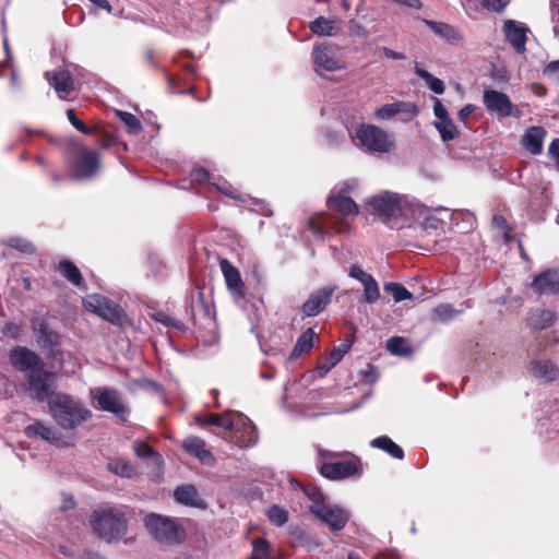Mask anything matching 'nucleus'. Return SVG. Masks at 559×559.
Listing matches in <instances>:
<instances>
[{"mask_svg":"<svg viewBox=\"0 0 559 559\" xmlns=\"http://www.w3.org/2000/svg\"><path fill=\"white\" fill-rule=\"evenodd\" d=\"M133 511L124 504H106L94 510L88 522L95 535L107 543L120 539L128 532Z\"/></svg>","mask_w":559,"mask_h":559,"instance_id":"obj_1","label":"nucleus"},{"mask_svg":"<svg viewBox=\"0 0 559 559\" xmlns=\"http://www.w3.org/2000/svg\"><path fill=\"white\" fill-rule=\"evenodd\" d=\"M295 489H300L311 502L309 510L332 531H341L349 520V512L343 507L331 503L325 495L316 486H302L296 480L290 481Z\"/></svg>","mask_w":559,"mask_h":559,"instance_id":"obj_2","label":"nucleus"},{"mask_svg":"<svg viewBox=\"0 0 559 559\" xmlns=\"http://www.w3.org/2000/svg\"><path fill=\"white\" fill-rule=\"evenodd\" d=\"M326 204L332 212L341 215L340 221L342 224L338 223V218L336 216L311 218L309 221V228L317 238L323 239L332 229L336 233L345 231L347 229L345 221L348 217H354L358 214V205L347 195L331 192L326 199Z\"/></svg>","mask_w":559,"mask_h":559,"instance_id":"obj_3","label":"nucleus"},{"mask_svg":"<svg viewBox=\"0 0 559 559\" xmlns=\"http://www.w3.org/2000/svg\"><path fill=\"white\" fill-rule=\"evenodd\" d=\"M49 408L56 423L63 429H73L91 416L90 409L63 393L51 396Z\"/></svg>","mask_w":559,"mask_h":559,"instance_id":"obj_4","label":"nucleus"},{"mask_svg":"<svg viewBox=\"0 0 559 559\" xmlns=\"http://www.w3.org/2000/svg\"><path fill=\"white\" fill-rule=\"evenodd\" d=\"M368 204L371 206L373 213L384 223H389L391 219L399 216L408 217L414 213L413 202L405 195L390 191H383L373 195Z\"/></svg>","mask_w":559,"mask_h":559,"instance_id":"obj_5","label":"nucleus"},{"mask_svg":"<svg viewBox=\"0 0 559 559\" xmlns=\"http://www.w3.org/2000/svg\"><path fill=\"white\" fill-rule=\"evenodd\" d=\"M144 526L159 543L176 545L186 538V531L176 520L157 513H148L144 518Z\"/></svg>","mask_w":559,"mask_h":559,"instance_id":"obj_6","label":"nucleus"},{"mask_svg":"<svg viewBox=\"0 0 559 559\" xmlns=\"http://www.w3.org/2000/svg\"><path fill=\"white\" fill-rule=\"evenodd\" d=\"M100 167L99 155L85 146H78L69 159V176L76 181L96 177Z\"/></svg>","mask_w":559,"mask_h":559,"instance_id":"obj_7","label":"nucleus"},{"mask_svg":"<svg viewBox=\"0 0 559 559\" xmlns=\"http://www.w3.org/2000/svg\"><path fill=\"white\" fill-rule=\"evenodd\" d=\"M354 141L369 152L386 153L393 143L386 131L373 124H361L356 129Z\"/></svg>","mask_w":559,"mask_h":559,"instance_id":"obj_8","label":"nucleus"},{"mask_svg":"<svg viewBox=\"0 0 559 559\" xmlns=\"http://www.w3.org/2000/svg\"><path fill=\"white\" fill-rule=\"evenodd\" d=\"M186 313L195 328L205 331L215 329L214 311L211 305L205 301L201 290L191 293Z\"/></svg>","mask_w":559,"mask_h":559,"instance_id":"obj_9","label":"nucleus"},{"mask_svg":"<svg viewBox=\"0 0 559 559\" xmlns=\"http://www.w3.org/2000/svg\"><path fill=\"white\" fill-rule=\"evenodd\" d=\"M83 305L86 310L114 325H121L123 322V309L118 304L103 295L90 294L83 298Z\"/></svg>","mask_w":559,"mask_h":559,"instance_id":"obj_10","label":"nucleus"},{"mask_svg":"<svg viewBox=\"0 0 559 559\" xmlns=\"http://www.w3.org/2000/svg\"><path fill=\"white\" fill-rule=\"evenodd\" d=\"M31 329L37 345L55 356L61 344V335L50 326L47 314L34 316L31 319Z\"/></svg>","mask_w":559,"mask_h":559,"instance_id":"obj_11","label":"nucleus"},{"mask_svg":"<svg viewBox=\"0 0 559 559\" xmlns=\"http://www.w3.org/2000/svg\"><path fill=\"white\" fill-rule=\"evenodd\" d=\"M314 70L319 75L323 71L334 72L344 68L342 53L336 45L323 43L316 45L312 51Z\"/></svg>","mask_w":559,"mask_h":559,"instance_id":"obj_12","label":"nucleus"},{"mask_svg":"<svg viewBox=\"0 0 559 559\" xmlns=\"http://www.w3.org/2000/svg\"><path fill=\"white\" fill-rule=\"evenodd\" d=\"M231 441L240 448H251L258 442L257 427L241 413L235 415V427L230 430Z\"/></svg>","mask_w":559,"mask_h":559,"instance_id":"obj_13","label":"nucleus"},{"mask_svg":"<svg viewBox=\"0 0 559 559\" xmlns=\"http://www.w3.org/2000/svg\"><path fill=\"white\" fill-rule=\"evenodd\" d=\"M418 114L419 109L416 104L405 100H395L379 107L376 110L374 116L379 120H389L399 116L402 122H408L413 120Z\"/></svg>","mask_w":559,"mask_h":559,"instance_id":"obj_14","label":"nucleus"},{"mask_svg":"<svg viewBox=\"0 0 559 559\" xmlns=\"http://www.w3.org/2000/svg\"><path fill=\"white\" fill-rule=\"evenodd\" d=\"M336 288L335 285H329L311 293L301 306V313L305 317H317L320 314L330 305Z\"/></svg>","mask_w":559,"mask_h":559,"instance_id":"obj_15","label":"nucleus"},{"mask_svg":"<svg viewBox=\"0 0 559 559\" xmlns=\"http://www.w3.org/2000/svg\"><path fill=\"white\" fill-rule=\"evenodd\" d=\"M94 396L97 400L98 408L115 414L121 420H127L129 415L118 391L114 389H97Z\"/></svg>","mask_w":559,"mask_h":559,"instance_id":"obj_16","label":"nucleus"},{"mask_svg":"<svg viewBox=\"0 0 559 559\" xmlns=\"http://www.w3.org/2000/svg\"><path fill=\"white\" fill-rule=\"evenodd\" d=\"M9 359L15 369L24 373H28L44 364L35 352L21 345L14 346L10 350Z\"/></svg>","mask_w":559,"mask_h":559,"instance_id":"obj_17","label":"nucleus"},{"mask_svg":"<svg viewBox=\"0 0 559 559\" xmlns=\"http://www.w3.org/2000/svg\"><path fill=\"white\" fill-rule=\"evenodd\" d=\"M50 377L51 373L44 368V364L27 373L28 391L37 401L43 402L50 395Z\"/></svg>","mask_w":559,"mask_h":559,"instance_id":"obj_18","label":"nucleus"},{"mask_svg":"<svg viewBox=\"0 0 559 559\" xmlns=\"http://www.w3.org/2000/svg\"><path fill=\"white\" fill-rule=\"evenodd\" d=\"M348 275L357 280L364 286V301L367 304H374L380 299V289L374 277L365 272L357 264H352L348 269Z\"/></svg>","mask_w":559,"mask_h":559,"instance_id":"obj_19","label":"nucleus"},{"mask_svg":"<svg viewBox=\"0 0 559 559\" xmlns=\"http://www.w3.org/2000/svg\"><path fill=\"white\" fill-rule=\"evenodd\" d=\"M320 473L332 480L345 479L358 473V465L354 460L325 462L320 465Z\"/></svg>","mask_w":559,"mask_h":559,"instance_id":"obj_20","label":"nucleus"},{"mask_svg":"<svg viewBox=\"0 0 559 559\" xmlns=\"http://www.w3.org/2000/svg\"><path fill=\"white\" fill-rule=\"evenodd\" d=\"M531 287L539 296L559 294V269H548L537 274Z\"/></svg>","mask_w":559,"mask_h":559,"instance_id":"obj_21","label":"nucleus"},{"mask_svg":"<svg viewBox=\"0 0 559 559\" xmlns=\"http://www.w3.org/2000/svg\"><path fill=\"white\" fill-rule=\"evenodd\" d=\"M423 23L428 26L432 33L451 46H461L464 41L463 33L455 26L428 19H421Z\"/></svg>","mask_w":559,"mask_h":559,"instance_id":"obj_22","label":"nucleus"},{"mask_svg":"<svg viewBox=\"0 0 559 559\" xmlns=\"http://www.w3.org/2000/svg\"><path fill=\"white\" fill-rule=\"evenodd\" d=\"M484 105L490 112H495L500 117H509L512 115L513 104L509 96L496 90H485Z\"/></svg>","mask_w":559,"mask_h":559,"instance_id":"obj_23","label":"nucleus"},{"mask_svg":"<svg viewBox=\"0 0 559 559\" xmlns=\"http://www.w3.org/2000/svg\"><path fill=\"white\" fill-rule=\"evenodd\" d=\"M503 32L507 41L512 46L515 52L522 55L526 50V40L528 29L522 23L513 20H507L503 23Z\"/></svg>","mask_w":559,"mask_h":559,"instance_id":"obj_24","label":"nucleus"},{"mask_svg":"<svg viewBox=\"0 0 559 559\" xmlns=\"http://www.w3.org/2000/svg\"><path fill=\"white\" fill-rule=\"evenodd\" d=\"M219 266L229 292L235 296L243 297L245 285L239 271L227 259H222Z\"/></svg>","mask_w":559,"mask_h":559,"instance_id":"obj_25","label":"nucleus"},{"mask_svg":"<svg viewBox=\"0 0 559 559\" xmlns=\"http://www.w3.org/2000/svg\"><path fill=\"white\" fill-rule=\"evenodd\" d=\"M185 451L197 457L202 464L212 465L215 460L212 453L205 449V441L199 437H188L182 442Z\"/></svg>","mask_w":559,"mask_h":559,"instance_id":"obj_26","label":"nucleus"},{"mask_svg":"<svg viewBox=\"0 0 559 559\" xmlns=\"http://www.w3.org/2000/svg\"><path fill=\"white\" fill-rule=\"evenodd\" d=\"M133 450L138 457L146 460L147 463L152 464L156 477H162L164 460L160 454H158L153 450L152 447L143 441H135L133 443Z\"/></svg>","mask_w":559,"mask_h":559,"instance_id":"obj_27","label":"nucleus"},{"mask_svg":"<svg viewBox=\"0 0 559 559\" xmlns=\"http://www.w3.org/2000/svg\"><path fill=\"white\" fill-rule=\"evenodd\" d=\"M237 412L228 411L224 414L200 415L195 417L199 426H216L225 430H233L235 427V415Z\"/></svg>","mask_w":559,"mask_h":559,"instance_id":"obj_28","label":"nucleus"},{"mask_svg":"<svg viewBox=\"0 0 559 559\" xmlns=\"http://www.w3.org/2000/svg\"><path fill=\"white\" fill-rule=\"evenodd\" d=\"M48 82L53 90L63 97L62 94H70L74 90V81L71 73L64 69H58L47 73Z\"/></svg>","mask_w":559,"mask_h":559,"instance_id":"obj_29","label":"nucleus"},{"mask_svg":"<svg viewBox=\"0 0 559 559\" xmlns=\"http://www.w3.org/2000/svg\"><path fill=\"white\" fill-rule=\"evenodd\" d=\"M175 500L187 507L205 508L204 501L199 497V492L193 485H181L174 491Z\"/></svg>","mask_w":559,"mask_h":559,"instance_id":"obj_30","label":"nucleus"},{"mask_svg":"<svg viewBox=\"0 0 559 559\" xmlns=\"http://www.w3.org/2000/svg\"><path fill=\"white\" fill-rule=\"evenodd\" d=\"M545 135L546 131L543 127L528 128L522 139L524 148L533 155L539 154Z\"/></svg>","mask_w":559,"mask_h":559,"instance_id":"obj_31","label":"nucleus"},{"mask_svg":"<svg viewBox=\"0 0 559 559\" xmlns=\"http://www.w3.org/2000/svg\"><path fill=\"white\" fill-rule=\"evenodd\" d=\"M532 374L543 382H551L559 376L558 368L549 360H534L531 362Z\"/></svg>","mask_w":559,"mask_h":559,"instance_id":"obj_32","label":"nucleus"},{"mask_svg":"<svg viewBox=\"0 0 559 559\" xmlns=\"http://www.w3.org/2000/svg\"><path fill=\"white\" fill-rule=\"evenodd\" d=\"M370 445L376 449H380L388 453L390 456L402 460L404 459L403 449L396 444L391 438L388 436H380L370 441Z\"/></svg>","mask_w":559,"mask_h":559,"instance_id":"obj_33","label":"nucleus"},{"mask_svg":"<svg viewBox=\"0 0 559 559\" xmlns=\"http://www.w3.org/2000/svg\"><path fill=\"white\" fill-rule=\"evenodd\" d=\"M555 320V312L547 309H538L531 313L528 318V324L535 330H545L551 326Z\"/></svg>","mask_w":559,"mask_h":559,"instance_id":"obj_34","label":"nucleus"},{"mask_svg":"<svg viewBox=\"0 0 559 559\" xmlns=\"http://www.w3.org/2000/svg\"><path fill=\"white\" fill-rule=\"evenodd\" d=\"M57 270L60 272V274L67 278L71 284H73L76 287H82L84 280L81 274V271L78 269V266L71 262L70 260H62L59 262Z\"/></svg>","mask_w":559,"mask_h":559,"instance_id":"obj_35","label":"nucleus"},{"mask_svg":"<svg viewBox=\"0 0 559 559\" xmlns=\"http://www.w3.org/2000/svg\"><path fill=\"white\" fill-rule=\"evenodd\" d=\"M316 332L313 329H307L298 338L289 355V359H297L301 354L309 352L313 346L316 338Z\"/></svg>","mask_w":559,"mask_h":559,"instance_id":"obj_36","label":"nucleus"},{"mask_svg":"<svg viewBox=\"0 0 559 559\" xmlns=\"http://www.w3.org/2000/svg\"><path fill=\"white\" fill-rule=\"evenodd\" d=\"M309 28L313 34L320 36H335L338 32L335 22L324 16H319L310 22Z\"/></svg>","mask_w":559,"mask_h":559,"instance_id":"obj_37","label":"nucleus"},{"mask_svg":"<svg viewBox=\"0 0 559 559\" xmlns=\"http://www.w3.org/2000/svg\"><path fill=\"white\" fill-rule=\"evenodd\" d=\"M415 73L425 81V83L427 84V86L435 93V94H438V95H441L444 93V83L442 80L433 76L430 72H428L421 63L419 62H416L415 63Z\"/></svg>","mask_w":559,"mask_h":559,"instance_id":"obj_38","label":"nucleus"},{"mask_svg":"<svg viewBox=\"0 0 559 559\" xmlns=\"http://www.w3.org/2000/svg\"><path fill=\"white\" fill-rule=\"evenodd\" d=\"M386 349L394 356L408 357L413 354L409 343L402 336L390 337L386 342Z\"/></svg>","mask_w":559,"mask_h":559,"instance_id":"obj_39","label":"nucleus"},{"mask_svg":"<svg viewBox=\"0 0 559 559\" xmlns=\"http://www.w3.org/2000/svg\"><path fill=\"white\" fill-rule=\"evenodd\" d=\"M463 311V308L455 309L450 304H440L432 310V320L440 322H449L456 316L461 314Z\"/></svg>","mask_w":559,"mask_h":559,"instance_id":"obj_40","label":"nucleus"},{"mask_svg":"<svg viewBox=\"0 0 559 559\" xmlns=\"http://www.w3.org/2000/svg\"><path fill=\"white\" fill-rule=\"evenodd\" d=\"M433 126L440 133L441 140L443 142L452 141L459 134V130L451 118L441 121H435Z\"/></svg>","mask_w":559,"mask_h":559,"instance_id":"obj_41","label":"nucleus"},{"mask_svg":"<svg viewBox=\"0 0 559 559\" xmlns=\"http://www.w3.org/2000/svg\"><path fill=\"white\" fill-rule=\"evenodd\" d=\"M107 468L112 474L123 478H131L135 475L133 466L128 461L121 459L108 462Z\"/></svg>","mask_w":559,"mask_h":559,"instance_id":"obj_42","label":"nucleus"},{"mask_svg":"<svg viewBox=\"0 0 559 559\" xmlns=\"http://www.w3.org/2000/svg\"><path fill=\"white\" fill-rule=\"evenodd\" d=\"M25 432L27 436L39 437L43 440L51 441L56 438L55 430L44 425L43 423H35L26 427Z\"/></svg>","mask_w":559,"mask_h":559,"instance_id":"obj_43","label":"nucleus"},{"mask_svg":"<svg viewBox=\"0 0 559 559\" xmlns=\"http://www.w3.org/2000/svg\"><path fill=\"white\" fill-rule=\"evenodd\" d=\"M384 290L390 293L395 302L404 300H412L413 295L402 284L396 282H389L383 286Z\"/></svg>","mask_w":559,"mask_h":559,"instance_id":"obj_44","label":"nucleus"},{"mask_svg":"<svg viewBox=\"0 0 559 559\" xmlns=\"http://www.w3.org/2000/svg\"><path fill=\"white\" fill-rule=\"evenodd\" d=\"M154 320L162 323L166 328H173L178 331L185 332L186 325L180 320L176 319L175 317L170 316L169 313H166L164 311L156 312L153 316Z\"/></svg>","mask_w":559,"mask_h":559,"instance_id":"obj_45","label":"nucleus"},{"mask_svg":"<svg viewBox=\"0 0 559 559\" xmlns=\"http://www.w3.org/2000/svg\"><path fill=\"white\" fill-rule=\"evenodd\" d=\"M117 116L124 123L130 134H138L142 130L141 122L134 115L118 110Z\"/></svg>","mask_w":559,"mask_h":559,"instance_id":"obj_46","label":"nucleus"},{"mask_svg":"<svg viewBox=\"0 0 559 559\" xmlns=\"http://www.w3.org/2000/svg\"><path fill=\"white\" fill-rule=\"evenodd\" d=\"M211 187L215 188L217 191L222 192L230 199L242 201L237 190L223 178L215 177L213 182H211Z\"/></svg>","mask_w":559,"mask_h":559,"instance_id":"obj_47","label":"nucleus"},{"mask_svg":"<svg viewBox=\"0 0 559 559\" xmlns=\"http://www.w3.org/2000/svg\"><path fill=\"white\" fill-rule=\"evenodd\" d=\"M266 514L267 519L278 527L285 525L288 521V512L276 504L272 506Z\"/></svg>","mask_w":559,"mask_h":559,"instance_id":"obj_48","label":"nucleus"},{"mask_svg":"<svg viewBox=\"0 0 559 559\" xmlns=\"http://www.w3.org/2000/svg\"><path fill=\"white\" fill-rule=\"evenodd\" d=\"M251 559H270L269 543L265 539L257 538L252 542Z\"/></svg>","mask_w":559,"mask_h":559,"instance_id":"obj_49","label":"nucleus"},{"mask_svg":"<svg viewBox=\"0 0 559 559\" xmlns=\"http://www.w3.org/2000/svg\"><path fill=\"white\" fill-rule=\"evenodd\" d=\"M4 243L13 249H16L23 253H33L35 251L34 246L26 239L19 237H11L4 241Z\"/></svg>","mask_w":559,"mask_h":559,"instance_id":"obj_50","label":"nucleus"},{"mask_svg":"<svg viewBox=\"0 0 559 559\" xmlns=\"http://www.w3.org/2000/svg\"><path fill=\"white\" fill-rule=\"evenodd\" d=\"M350 346L352 343L347 342L334 348L330 354L329 366L326 367V370H331L334 366H336L345 356V354L349 350Z\"/></svg>","mask_w":559,"mask_h":559,"instance_id":"obj_51","label":"nucleus"},{"mask_svg":"<svg viewBox=\"0 0 559 559\" xmlns=\"http://www.w3.org/2000/svg\"><path fill=\"white\" fill-rule=\"evenodd\" d=\"M190 177L193 182L205 183L209 186H211V182H213L215 178L205 168L202 167L194 168L191 171Z\"/></svg>","mask_w":559,"mask_h":559,"instance_id":"obj_52","label":"nucleus"},{"mask_svg":"<svg viewBox=\"0 0 559 559\" xmlns=\"http://www.w3.org/2000/svg\"><path fill=\"white\" fill-rule=\"evenodd\" d=\"M67 117L70 123L80 132L84 134H92L95 131V128L87 127L83 121H81L75 115L73 109L67 110Z\"/></svg>","mask_w":559,"mask_h":559,"instance_id":"obj_53","label":"nucleus"},{"mask_svg":"<svg viewBox=\"0 0 559 559\" xmlns=\"http://www.w3.org/2000/svg\"><path fill=\"white\" fill-rule=\"evenodd\" d=\"M509 2L510 0H480L483 8L497 13L503 12Z\"/></svg>","mask_w":559,"mask_h":559,"instance_id":"obj_54","label":"nucleus"},{"mask_svg":"<svg viewBox=\"0 0 559 559\" xmlns=\"http://www.w3.org/2000/svg\"><path fill=\"white\" fill-rule=\"evenodd\" d=\"M22 326L14 322L5 323L1 331L4 336L12 340H19L22 336Z\"/></svg>","mask_w":559,"mask_h":559,"instance_id":"obj_55","label":"nucleus"},{"mask_svg":"<svg viewBox=\"0 0 559 559\" xmlns=\"http://www.w3.org/2000/svg\"><path fill=\"white\" fill-rule=\"evenodd\" d=\"M543 75L548 80L559 82V60L547 63L543 70Z\"/></svg>","mask_w":559,"mask_h":559,"instance_id":"obj_56","label":"nucleus"},{"mask_svg":"<svg viewBox=\"0 0 559 559\" xmlns=\"http://www.w3.org/2000/svg\"><path fill=\"white\" fill-rule=\"evenodd\" d=\"M357 181L355 179L346 180L333 188L331 192H336V194H343L352 192L356 189Z\"/></svg>","mask_w":559,"mask_h":559,"instance_id":"obj_57","label":"nucleus"},{"mask_svg":"<svg viewBox=\"0 0 559 559\" xmlns=\"http://www.w3.org/2000/svg\"><path fill=\"white\" fill-rule=\"evenodd\" d=\"M433 114L437 118L436 121H441L450 118L447 108L438 98H436L433 102Z\"/></svg>","mask_w":559,"mask_h":559,"instance_id":"obj_58","label":"nucleus"},{"mask_svg":"<svg viewBox=\"0 0 559 559\" xmlns=\"http://www.w3.org/2000/svg\"><path fill=\"white\" fill-rule=\"evenodd\" d=\"M379 50L388 59H392V60H405L406 59V56L403 52L392 50L391 48L385 47V46L380 47Z\"/></svg>","mask_w":559,"mask_h":559,"instance_id":"obj_59","label":"nucleus"},{"mask_svg":"<svg viewBox=\"0 0 559 559\" xmlns=\"http://www.w3.org/2000/svg\"><path fill=\"white\" fill-rule=\"evenodd\" d=\"M439 224H440V219H438L437 217L432 216V215H429L427 217H425L424 222L421 223V226L425 230H429V229H438L439 227Z\"/></svg>","mask_w":559,"mask_h":559,"instance_id":"obj_60","label":"nucleus"},{"mask_svg":"<svg viewBox=\"0 0 559 559\" xmlns=\"http://www.w3.org/2000/svg\"><path fill=\"white\" fill-rule=\"evenodd\" d=\"M548 152L555 158L557 169L559 170V139L552 140L548 147Z\"/></svg>","mask_w":559,"mask_h":559,"instance_id":"obj_61","label":"nucleus"},{"mask_svg":"<svg viewBox=\"0 0 559 559\" xmlns=\"http://www.w3.org/2000/svg\"><path fill=\"white\" fill-rule=\"evenodd\" d=\"M75 508V500L71 495L63 493L62 495V503H61V511H68Z\"/></svg>","mask_w":559,"mask_h":559,"instance_id":"obj_62","label":"nucleus"},{"mask_svg":"<svg viewBox=\"0 0 559 559\" xmlns=\"http://www.w3.org/2000/svg\"><path fill=\"white\" fill-rule=\"evenodd\" d=\"M254 205L257 206V209H254V211H257L258 213H260L264 216H272V214H273L272 210L269 207V205L266 203H264V201L255 200Z\"/></svg>","mask_w":559,"mask_h":559,"instance_id":"obj_63","label":"nucleus"},{"mask_svg":"<svg viewBox=\"0 0 559 559\" xmlns=\"http://www.w3.org/2000/svg\"><path fill=\"white\" fill-rule=\"evenodd\" d=\"M475 107L471 104L465 105L460 111H459V119L465 123L466 119L474 112Z\"/></svg>","mask_w":559,"mask_h":559,"instance_id":"obj_64","label":"nucleus"}]
</instances>
